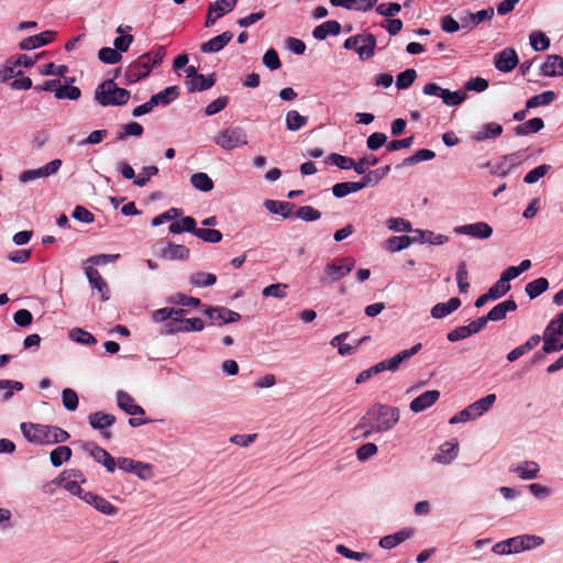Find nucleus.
Instances as JSON below:
<instances>
[{
    "label": "nucleus",
    "mask_w": 563,
    "mask_h": 563,
    "mask_svg": "<svg viewBox=\"0 0 563 563\" xmlns=\"http://www.w3.org/2000/svg\"><path fill=\"white\" fill-rule=\"evenodd\" d=\"M504 129L497 122H489L483 124L473 135L472 139L477 142L496 139L501 135Z\"/></svg>",
    "instance_id": "nucleus-22"
},
{
    "label": "nucleus",
    "mask_w": 563,
    "mask_h": 563,
    "mask_svg": "<svg viewBox=\"0 0 563 563\" xmlns=\"http://www.w3.org/2000/svg\"><path fill=\"white\" fill-rule=\"evenodd\" d=\"M440 398L439 390H427L410 402V410L421 412L431 407Z\"/></svg>",
    "instance_id": "nucleus-16"
},
{
    "label": "nucleus",
    "mask_w": 563,
    "mask_h": 563,
    "mask_svg": "<svg viewBox=\"0 0 563 563\" xmlns=\"http://www.w3.org/2000/svg\"><path fill=\"white\" fill-rule=\"evenodd\" d=\"M288 286L286 284H272L266 286L262 294L264 297H275L283 299L287 296L286 289Z\"/></svg>",
    "instance_id": "nucleus-59"
},
{
    "label": "nucleus",
    "mask_w": 563,
    "mask_h": 563,
    "mask_svg": "<svg viewBox=\"0 0 563 563\" xmlns=\"http://www.w3.org/2000/svg\"><path fill=\"white\" fill-rule=\"evenodd\" d=\"M343 46L346 49H354L362 60L368 59L375 54L376 37L372 33L356 34L347 37Z\"/></svg>",
    "instance_id": "nucleus-6"
},
{
    "label": "nucleus",
    "mask_w": 563,
    "mask_h": 563,
    "mask_svg": "<svg viewBox=\"0 0 563 563\" xmlns=\"http://www.w3.org/2000/svg\"><path fill=\"white\" fill-rule=\"evenodd\" d=\"M530 45L537 52L545 51L550 46V38L542 32H532L530 34Z\"/></svg>",
    "instance_id": "nucleus-52"
},
{
    "label": "nucleus",
    "mask_w": 563,
    "mask_h": 563,
    "mask_svg": "<svg viewBox=\"0 0 563 563\" xmlns=\"http://www.w3.org/2000/svg\"><path fill=\"white\" fill-rule=\"evenodd\" d=\"M364 188V184L360 181L338 183L332 187V194L336 198H343L352 192L360 191Z\"/></svg>",
    "instance_id": "nucleus-32"
},
{
    "label": "nucleus",
    "mask_w": 563,
    "mask_h": 563,
    "mask_svg": "<svg viewBox=\"0 0 563 563\" xmlns=\"http://www.w3.org/2000/svg\"><path fill=\"white\" fill-rule=\"evenodd\" d=\"M555 97V92L552 90H548L540 95L532 96L527 100V109L550 104L552 101H554Z\"/></svg>",
    "instance_id": "nucleus-44"
},
{
    "label": "nucleus",
    "mask_w": 563,
    "mask_h": 563,
    "mask_svg": "<svg viewBox=\"0 0 563 563\" xmlns=\"http://www.w3.org/2000/svg\"><path fill=\"white\" fill-rule=\"evenodd\" d=\"M157 174L158 168L156 166H144L139 176L133 180V184L137 187H144L150 181L151 177Z\"/></svg>",
    "instance_id": "nucleus-56"
},
{
    "label": "nucleus",
    "mask_w": 563,
    "mask_h": 563,
    "mask_svg": "<svg viewBox=\"0 0 563 563\" xmlns=\"http://www.w3.org/2000/svg\"><path fill=\"white\" fill-rule=\"evenodd\" d=\"M543 126L544 122L541 118H533L522 124L517 125L515 128V133L516 135H528L539 132L543 129Z\"/></svg>",
    "instance_id": "nucleus-38"
},
{
    "label": "nucleus",
    "mask_w": 563,
    "mask_h": 563,
    "mask_svg": "<svg viewBox=\"0 0 563 563\" xmlns=\"http://www.w3.org/2000/svg\"><path fill=\"white\" fill-rule=\"evenodd\" d=\"M328 162L335 165L340 169H350L353 168L355 170V161L351 157L343 156L338 153H332L328 156Z\"/></svg>",
    "instance_id": "nucleus-49"
},
{
    "label": "nucleus",
    "mask_w": 563,
    "mask_h": 563,
    "mask_svg": "<svg viewBox=\"0 0 563 563\" xmlns=\"http://www.w3.org/2000/svg\"><path fill=\"white\" fill-rule=\"evenodd\" d=\"M454 231L457 234H464L481 240L488 239L493 234V228L482 221L456 227Z\"/></svg>",
    "instance_id": "nucleus-10"
},
{
    "label": "nucleus",
    "mask_w": 563,
    "mask_h": 563,
    "mask_svg": "<svg viewBox=\"0 0 563 563\" xmlns=\"http://www.w3.org/2000/svg\"><path fill=\"white\" fill-rule=\"evenodd\" d=\"M194 235L208 243H218L222 240V233L211 228H196Z\"/></svg>",
    "instance_id": "nucleus-45"
},
{
    "label": "nucleus",
    "mask_w": 563,
    "mask_h": 563,
    "mask_svg": "<svg viewBox=\"0 0 563 563\" xmlns=\"http://www.w3.org/2000/svg\"><path fill=\"white\" fill-rule=\"evenodd\" d=\"M80 89L76 86H60L58 89H56V98L57 99H70V100H77L80 98Z\"/></svg>",
    "instance_id": "nucleus-57"
},
{
    "label": "nucleus",
    "mask_w": 563,
    "mask_h": 563,
    "mask_svg": "<svg viewBox=\"0 0 563 563\" xmlns=\"http://www.w3.org/2000/svg\"><path fill=\"white\" fill-rule=\"evenodd\" d=\"M165 54V47L158 46L156 49L141 55L128 66L124 74L125 82L134 84L146 78L153 68L162 64Z\"/></svg>",
    "instance_id": "nucleus-2"
},
{
    "label": "nucleus",
    "mask_w": 563,
    "mask_h": 563,
    "mask_svg": "<svg viewBox=\"0 0 563 563\" xmlns=\"http://www.w3.org/2000/svg\"><path fill=\"white\" fill-rule=\"evenodd\" d=\"M518 63L519 58L514 48H505L494 57L495 67L503 73L511 71Z\"/></svg>",
    "instance_id": "nucleus-11"
},
{
    "label": "nucleus",
    "mask_w": 563,
    "mask_h": 563,
    "mask_svg": "<svg viewBox=\"0 0 563 563\" xmlns=\"http://www.w3.org/2000/svg\"><path fill=\"white\" fill-rule=\"evenodd\" d=\"M236 2L238 0H217L209 4V13H214L216 18H222L235 8Z\"/></svg>",
    "instance_id": "nucleus-39"
},
{
    "label": "nucleus",
    "mask_w": 563,
    "mask_h": 563,
    "mask_svg": "<svg viewBox=\"0 0 563 563\" xmlns=\"http://www.w3.org/2000/svg\"><path fill=\"white\" fill-rule=\"evenodd\" d=\"M82 498L88 504L92 505L97 510L104 515L114 516L118 514V508L110 501H108L106 498L99 495L92 493H85V496Z\"/></svg>",
    "instance_id": "nucleus-19"
},
{
    "label": "nucleus",
    "mask_w": 563,
    "mask_h": 563,
    "mask_svg": "<svg viewBox=\"0 0 563 563\" xmlns=\"http://www.w3.org/2000/svg\"><path fill=\"white\" fill-rule=\"evenodd\" d=\"M183 213V210L181 209H178V208H170L169 210L156 216L153 220H152V225L153 227H158L167 221H170L175 218H178L180 217Z\"/></svg>",
    "instance_id": "nucleus-62"
},
{
    "label": "nucleus",
    "mask_w": 563,
    "mask_h": 563,
    "mask_svg": "<svg viewBox=\"0 0 563 563\" xmlns=\"http://www.w3.org/2000/svg\"><path fill=\"white\" fill-rule=\"evenodd\" d=\"M85 273L91 287L98 290L101 300L108 301L110 299V289L107 282L102 278L98 269L93 268L92 266H87L85 268Z\"/></svg>",
    "instance_id": "nucleus-12"
},
{
    "label": "nucleus",
    "mask_w": 563,
    "mask_h": 563,
    "mask_svg": "<svg viewBox=\"0 0 563 563\" xmlns=\"http://www.w3.org/2000/svg\"><path fill=\"white\" fill-rule=\"evenodd\" d=\"M541 73L549 77L563 76V57L555 54L548 55L541 65Z\"/></svg>",
    "instance_id": "nucleus-20"
},
{
    "label": "nucleus",
    "mask_w": 563,
    "mask_h": 563,
    "mask_svg": "<svg viewBox=\"0 0 563 563\" xmlns=\"http://www.w3.org/2000/svg\"><path fill=\"white\" fill-rule=\"evenodd\" d=\"M263 64L271 70L280 68L282 63L278 53L274 48H269L263 56Z\"/></svg>",
    "instance_id": "nucleus-64"
},
{
    "label": "nucleus",
    "mask_w": 563,
    "mask_h": 563,
    "mask_svg": "<svg viewBox=\"0 0 563 563\" xmlns=\"http://www.w3.org/2000/svg\"><path fill=\"white\" fill-rule=\"evenodd\" d=\"M51 463L58 467L71 457V449L66 445L57 446L51 452Z\"/></svg>",
    "instance_id": "nucleus-46"
},
{
    "label": "nucleus",
    "mask_w": 563,
    "mask_h": 563,
    "mask_svg": "<svg viewBox=\"0 0 563 563\" xmlns=\"http://www.w3.org/2000/svg\"><path fill=\"white\" fill-rule=\"evenodd\" d=\"M189 280L195 287H209L217 283V276L212 273L197 272L190 276Z\"/></svg>",
    "instance_id": "nucleus-43"
},
{
    "label": "nucleus",
    "mask_w": 563,
    "mask_h": 563,
    "mask_svg": "<svg viewBox=\"0 0 563 563\" xmlns=\"http://www.w3.org/2000/svg\"><path fill=\"white\" fill-rule=\"evenodd\" d=\"M62 166V161L56 158L47 163L45 166L36 168V169H27L23 170L19 179L21 183H29L32 180H35L41 177H48L51 175H54L58 172V169Z\"/></svg>",
    "instance_id": "nucleus-9"
},
{
    "label": "nucleus",
    "mask_w": 563,
    "mask_h": 563,
    "mask_svg": "<svg viewBox=\"0 0 563 563\" xmlns=\"http://www.w3.org/2000/svg\"><path fill=\"white\" fill-rule=\"evenodd\" d=\"M233 33L225 31L220 35L212 37L211 40L202 43L200 49L202 53H217L220 52L231 40Z\"/></svg>",
    "instance_id": "nucleus-21"
},
{
    "label": "nucleus",
    "mask_w": 563,
    "mask_h": 563,
    "mask_svg": "<svg viewBox=\"0 0 563 563\" xmlns=\"http://www.w3.org/2000/svg\"><path fill=\"white\" fill-rule=\"evenodd\" d=\"M441 99L446 106L454 107L461 104L466 99V93L463 91H450L449 89H444Z\"/></svg>",
    "instance_id": "nucleus-48"
},
{
    "label": "nucleus",
    "mask_w": 563,
    "mask_h": 563,
    "mask_svg": "<svg viewBox=\"0 0 563 563\" xmlns=\"http://www.w3.org/2000/svg\"><path fill=\"white\" fill-rule=\"evenodd\" d=\"M468 273L465 262H461L457 265L456 282L461 294H466L470 289V283L467 282Z\"/></svg>",
    "instance_id": "nucleus-50"
},
{
    "label": "nucleus",
    "mask_w": 563,
    "mask_h": 563,
    "mask_svg": "<svg viewBox=\"0 0 563 563\" xmlns=\"http://www.w3.org/2000/svg\"><path fill=\"white\" fill-rule=\"evenodd\" d=\"M296 218L303 221H316L321 218V212L311 206H303L297 209Z\"/></svg>",
    "instance_id": "nucleus-58"
},
{
    "label": "nucleus",
    "mask_w": 563,
    "mask_h": 563,
    "mask_svg": "<svg viewBox=\"0 0 563 563\" xmlns=\"http://www.w3.org/2000/svg\"><path fill=\"white\" fill-rule=\"evenodd\" d=\"M518 308L517 302L514 299H508L497 303L486 316L488 321H501L506 318L508 312L516 311Z\"/></svg>",
    "instance_id": "nucleus-17"
},
{
    "label": "nucleus",
    "mask_w": 563,
    "mask_h": 563,
    "mask_svg": "<svg viewBox=\"0 0 563 563\" xmlns=\"http://www.w3.org/2000/svg\"><path fill=\"white\" fill-rule=\"evenodd\" d=\"M510 472L516 473L523 481L533 479L540 472L539 464L534 461H525L510 466Z\"/></svg>",
    "instance_id": "nucleus-18"
},
{
    "label": "nucleus",
    "mask_w": 563,
    "mask_h": 563,
    "mask_svg": "<svg viewBox=\"0 0 563 563\" xmlns=\"http://www.w3.org/2000/svg\"><path fill=\"white\" fill-rule=\"evenodd\" d=\"M88 420L91 428L95 430H104L115 423V417L103 411L90 413Z\"/></svg>",
    "instance_id": "nucleus-26"
},
{
    "label": "nucleus",
    "mask_w": 563,
    "mask_h": 563,
    "mask_svg": "<svg viewBox=\"0 0 563 563\" xmlns=\"http://www.w3.org/2000/svg\"><path fill=\"white\" fill-rule=\"evenodd\" d=\"M62 401L64 407L68 411H75L78 408V395L77 393L71 388H65L62 391Z\"/></svg>",
    "instance_id": "nucleus-55"
},
{
    "label": "nucleus",
    "mask_w": 563,
    "mask_h": 563,
    "mask_svg": "<svg viewBox=\"0 0 563 563\" xmlns=\"http://www.w3.org/2000/svg\"><path fill=\"white\" fill-rule=\"evenodd\" d=\"M510 290V284L505 283L503 279H498L489 289L488 296L493 300L499 299Z\"/></svg>",
    "instance_id": "nucleus-63"
},
{
    "label": "nucleus",
    "mask_w": 563,
    "mask_h": 563,
    "mask_svg": "<svg viewBox=\"0 0 563 563\" xmlns=\"http://www.w3.org/2000/svg\"><path fill=\"white\" fill-rule=\"evenodd\" d=\"M341 24L335 20H329L316 26L312 35L316 40L323 41L328 35H339L341 32Z\"/></svg>",
    "instance_id": "nucleus-25"
},
{
    "label": "nucleus",
    "mask_w": 563,
    "mask_h": 563,
    "mask_svg": "<svg viewBox=\"0 0 563 563\" xmlns=\"http://www.w3.org/2000/svg\"><path fill=\"white\" fill-rule=\"evenodd\" d=\"M190 251L184 244H174L167 243L164 247L159 250L158 256L164 260L169 261H186L189 258Z\"/></svg>",
    "instance_id": "nucleus-14"
},
{
    "label": "nucleus",
    "mask_w": 563,
    "mask_h": 563,
    "mask_svg": "<svg viewBox=\"0 0 563 563\" xmlns=\"http://www.w3.org/2000/svg\"><path fill=\"white\" fill-rule=\"evenodd\" d=\"M214 82H216V79H214L213 74L209 75V76L199 75V76H196L195 79H187L186 87H187L188 91H190V92L203 91V90L211 88L214 85Z\"/></svg>",
    "instance_id": "nucleus-30"
},
{
    "label": "nucleus",
    "mask_w": 563,
    "mask_h": 563,
    "mask_svg": "<svg viewBox=\"0 0 563 563\" xmlns=\"http://www.w3.org/2000/svg\"><path fill=\"white\" fill-rule=\"evenodd\" d=\"M214 143L227 151H232L236 147L247 144V135L245 131L240 128H228L222 130L214 136Z\"/></svg>",
    "instance_id": "nucleus-7"
},
{
    "label": "nucleus",
    "mask_w": 563,
    "mask_h": 563,
    "mask_svg": "<svg viewBox=\"0 0 563 563\" xmlns=\"http://www.w3.org/2000/svg\"><path fill=\"white\" fill-rule=\"evenodd\" d=\"M264 207L271 213L280 214L283 218L287 219L290 217L291 210L295 208V205L287 201L267 199L264 201Z\"/></svg>",
    "instance_id": "nucleus-29"
},
{
    "label": "nucleus",
    "mask_w": 563,
    "mask_h": 563,
    "mask_svg": "<svg viewBox=\"0 0 563 563\" xmlns=\"http://www.w3.org/2000/svg\"><path fill=\"white\" fill-rule=\"evenodd\" d=\"M461 303L462 302L460 298L452 297L446 302H439L434 305L431 309V316L435 319H442L457 310Z\"/></svg>",
    "instance_id": "nucleus-24"
},
{
    "label": "nucleus",
    "mask_w": 563,
    "mask_h": 563,
    "mask_svg": "<svg viewBox=\"0 0 563 563\" xmlns=\"http://www.w3.org/2000/svg\"><path fill=\"white\" fill-rule=\"evenodd\" d=\"M563 311L552 319L545 327L542 339V353L550 354L563 350Z\"/></svg>",
    "instance_id": "nucleus-5"
},
{
    "label": "nucleus",
    "mask_w": 563,
    "mask_h": 563,
    "mask_svg": "<svg viewBox=\"0 0 563 563\" xmlns=\"http://www.w3.org/2000/svg\"><path fill=\"white\" fill-rule=\"evenodd\" d=\"M212 324L223 325L241 319V314L225 307H209L205 310Z\"/></svg>",
    "instance_id": "nucleus-8"
},
{
    "label": "nucleus",
    "mask_w": 563,
    "mask_h": 563,
    "mask_svg": "<svg viewBox=\"0 0 563 563\" xmlns=\"http://www.w3.org/2000/svg\"><path fill=\"white\" fill-rule=\"evenodd\" d=\"M144 132L142 124L136 121L130 122L122 126V130L118 133L117 139L119 141L125 140L128 136H141Z\"/></svg>",
    "instance_id": "nucleus-47"
},
{
    "label": "nucleus",
    "mask_w": 563,
    "mask_h": 563,
    "mask_svg": "<svg viewBox=\"0 0 563 563\" xmlns=\"http://www.w3.org/2000/svg\"><path fill=\"white\" fill-rule=\"evenodd\" d=\"M56 35L54 31H44L40 34L25 37L19 43V48L22 51H30L42 47L51 43Z\"/></svg>",
    "instance_id": "nucleus-13"
},
{
    "label": "nucleus",
    "mask_w": 563,
    "mask_h": 563,
    "mask_svg": "<svg viewBox=\"0 0 563 563\" xmlns=\"http://www.w3.org/2000/svg\"><path fill=\"white\" fill-rule=\"evenodd\" d=\"M98 57L102 63L113 65L121 60L122 55L115 48L102 47L98 52Z\"/></svg>",
    "instance_id": "nucleus-53"
},
{
    "label": "nucleus",
    "mask_w": 563,
    "mask_h": 563,
    "mask_svg": "<svg viewBox=\"0 0 563 563\" xmlns=\"http://www.w3.org/2000/svg\"><path fill=\"white\" fill-rule=\"evenodd\" d=\"M412 534H413V529L405 528V529H402V530H400V531H398V532H396L394 534H388V536L383 537L379 540V545L383 549L390 550V549L399 545L400 543H402L407 539H409Z\"/></svg>",
    "instance_id": "nucleus-23"
},
{
    "label": "nucleus",
    "mask_w": 563,
    "mask_h": 563,
    "mask_svg": "<svg viewBox=\"0 0 563 563\" xmlns=\"http://www.w3.org/2000/svg\"><path fill=\"white\" fill-rule=\"evenodd\" d=\"M415 235L417 236L415 243H429L432 245H442L449 240L446 235L435 234L434 232L429 230H416Z\"/></svg>",
    "instance_id": "nucleus-31"
},
{
    "label": "nucleus",
    "mask_w": 563,
    "mask_h": 563,
    "mask_svg": "<svg viewBox=\"0 0 563 563\" xmlns=\"http://www.w3.org/2000/svg\"><path fill=\"white\" fill-rule=\"evenodd\" d=\"M191 185L203 192H208L213 189V181L206 173H195L190 177Z\"/></svg>",
    "instance_id": "nucleus-42"
},
{
    "label": "nucleus",
    "mask_w": 563,
    "mask_h": 563,
    "mask_svg": "<svg viewBox=\"0 0 563 563\" xmlns=\"http://www.w3.org/2000/svg\"><path fill=\"white\" fill-rule=\"evenodd\" d=\"M550 168H551V166L547 165V164H542L540 166H537L536 168L531 169L530 172H528L526 174V176L523 178V181L526 184H534L540 178H542L549 172Z\"/></svg>",
    "instance_id": "nucleus-60"
},
{
    "label": "nucleus",
    "mask_w": 563,
    "mask_h": 563,
    "mask_svg": "<svg viewBox=\"0 0 563 563\" xmlns=\"http://www.w3.org/2000/svg\"><path fill=\"white\" fill-rule=\"evenodd\" d=\"M345 276L341 265L335 260L332 263L325 265L321 282L323 283H335Z\"/></svg>",
    "instance_id": "nucleus-34"
},
{
    "label": "nucleus",
    "mask_w": 563,
    "mask_h": 563,
    "mask_svg": "<svg viewBox=\"0 0 563 563\" xmlns=\"http://www.w3.org/2000/svg\"><path fill=\"white\" fill-rule=\"evenodd\" d=\"M95 99L102 107L124 106L130 99V91L119 88L113 79H107L96 88Z\"/></svg>",
    "instance_id": "nucleus-4"
},
{
    "label": "nucleus",
    "mask_w": 563,
    "mask_h": 563,
    "mask_svg": "<svg viewBox=\"0 0 563 563\" xmlns=\"http://www.w3.org/2000/svg\"><path fill=\"white\" fill-rule=\"evenodd\" d=\"M495 394H488L485 397L476 400L472 405H470V409L473 411L474 417H481L485 412H487L496 401Z\"/></svg>",
    "instance_id": "nucleus-35"
},
{
    "label": "nucleus",
    "mask_w": 563,
    "mask_h": 563,
    "mask_svg": "<svg viewBox=\"0 0 563 563\" xmlns=\"http://www.w3.org/2000/svg\"><path fill=\"white\" fill-rule=\"evenodd\" d=\"M117 404L120 409L131 416H144V409L135 404L134 398L124 390L117 391Z\"/></svg>",
    "instance_id": "nucleus-15"
},
{
    "label": "nucleus",
    "mask_w": 563,
    "mask_h": 563,
    "mask_svg": "<svg viewBox=\"0 0 563 563\" xmlns=\"http://www.w3.org/2000/svg\"><path fill=\"white\" fill-rule=\"evenodd\" d=\"M390 172V166L385 165L374 170H369L361 179V184H364V188L368 186L377 185L383 178H385Z\"/></svg>",
    "instance_id": "nucleus-33"
},
{
    "label": "nucleus",
    "mask_w": 563,
    "mask_h": 563,
    "mask_svg": "<svg viewBox=\"0 0 563 563\" xmlns=\"http://www.w3.org/2000/svg\"><path fill=\"white\" fill-rule=\"evenodd\" d=\"M285 121H286V126L289 131H298L307 124L308 118L305 115H301L296 110H290L286 113Z\"/></svg>",
    "instance_id": "nucleus-41"
},
{
    "label": "nucleus",
    "mask_w": 563,
    "mask_h": 563,
    "mask_svg": "<svg viewBox=\"0 0 563 563\" xmlns=\"http://www.w3.org/2000/svg\"><path fill=\"white\" fill-rule=\"evenodd\" d=\"M399 418L398 408L376 404L368 409L361 422L355 427V430L369 427L363 433L365 438H368L373 432L390 430L399 421Z\"/></svg>",
    "instance_id": "nucleus-1"
},
{
    "label": "nucleus",
    "mask_w": 563,
    "mask_h": 563,
    "mask_svg": "<svg viewBox=\"0 0 563 563\" xmlns=\"http://www.w3.org/2000/svg\"><path fill=\"white\" fill-rule=\"evenodd\" d=\"M549 288V282L544 277H539L526 285V292L530 299H534Z\"/></svg>",
    "instance_id": "nucleus-40"
},
{
    "label": "nucleus",
    "mask_w": 563,
    "mask_h": 563,
    "mask_svg": "<svg viewBox=\"0 0 563 563\" xmlns=\"http://www.w3.org/2000/svg\"><path fill=\"white\" fill-rule=\"evenodd\" d=\"M196 225H197L196 220L192 217L188 216V217L181 218L180 221L173 222L168 227V230L170 233H176V234H179L183 232H189V233L195 234V230L197 228Z\"/></svg>",
    "instance_id": "nucleus-37"
},
{
    "label": "nucleus",
    "mask_w": 563,
    "mask_h": 563,
    "mask_svg": "<svg viewBox=\"0 0 563 563\" xmlns=\"http://www.w3.org/2000/svg\"><path fill=\"white\" fill-rule=\"evenodd\" d=\"M23 384L18 380L0 379V390H4L3 401H8L13 396V390H22Z\"/></svg>",
    "instance_id": "nucleus-51"
},
{
    "label": "nucleus",
    "mask_w": 563,
    "mask_h": 563,
    "mask_svg": "<svg viewBox=\"0 0 563 563\" xmlns=\"http://www.w3.org/2000/svg\"><path fill=\"white\" fill-rule=\"evenodd\" d=\"M417 240L416 235L391 236L385 241V249L391 253L400 252L409 247Z\"/></svg>",
    "instance_id": "nucleus-27"
},
{
    "label": "nucleus",
    "mask_w": 563,
    "mask_h": 563,
    "mask_svg": "<svg viewBox=\"0 0 563 563\" xmlns=\"http://www.w3.org/2000/svg\"><path fill=\"white\" fill-rule=\"evenodd\" d=\"M70 336L74 341L82 343L85 345H92L96 344L97 342V340L91 333L80 328L73 329V331L70 332Z\"/></svg>",
    "instance_id": "nucleus-61"
},
{
    "label": "nucleus",
    "mask_w": 563,
    "mask_h": 563,
    "mask_svg": "<svg viewBox=\"0 0 563 563\" xmlns=\"http://www.w3.org/2000/svg\"><path fill=\"white\" fill-rule=\"evenodd\" d=\"M417 78V71L413 68H408L397 76L396 86L398 89L409 88Z\"/></svg>",
    "instance_id": "nucleus-54"
},
{
    "label": "nucleus",
    "mask_w": 563,
    "mask_h": 563,
    "mask_svg": "<svg viewBox=\"0 0 563 563\" xmlns=\"http://www.w3.org/2000/svg\"><path fill=\"white\" fill-rule=\"evenodd\" d=\"M459 453L457 443L445 442L440 446V453L435 456V461L442 464L452 462Z\"/></svg>",
    "instance_id": "nucleus-36"
},
{
    "label": "nucleus",
    "mask_w": 563,
    "mask_h": 563,
    "mask_svg": "<svg viewBox=\"0 0 563 563\" xmlns=\"http://www.w3.org/2000/svg\"><path fill=\"white\" fill-rule=\"evenodd\" d=\"M20 429L24 438L36 444L62 443L69 439V433L55 426L36 424L32 422H22Z\"/></svg>",
    "instance_id": "nucleus-3"
},
{
    "label": "nucleus",
    "mask_w": 563,
    "mask_h": 563,
    "mask_svg": "<svg viewBox=\"0 0 563 563\" xmlns=\"http://www.w3.org/2000/svg\"><path fill=\"white\" fill-rule=\"evenodd\" d=\"M179 96V88L177 86H169L163 89L162 91L153 95L151 97L152 103L154 107L158 104L167 106L174 100H176Z\"/></svg>",
    "instance_id": "nucleus-28"
}]
</instances>
